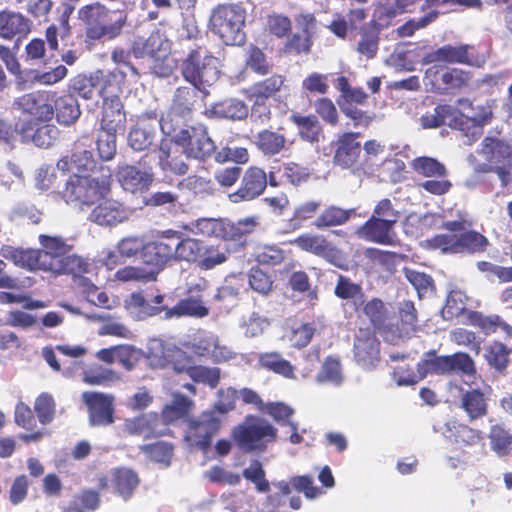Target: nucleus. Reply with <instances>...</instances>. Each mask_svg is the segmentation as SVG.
I'll return each mask as SVG.
<instances>
[{
  "instance_id": "1",
  "label": "nucleus",
  "mask_w": 512,
  "mask_h": 512,
  "mask_svg": "<svg viewBox=\"0 0 512 512\" xmlns=\"http://www.w3.org/2000/svg\"><path fill=\"white\" fill-rule=\"evenodd\" d=\"M477 153L484 159L483 163H476L472 154L468 157L475 171L495 173L502 187L512 183V144L509 141L489 133L482 140Z\"/></svg>"
},
{
  "instance_id": "2",
  "label": "nucleus",
  "mask_w": 512,
  "mask_h": 512,
  "mask_svg": "<svg viewBox=\"0 0 512 512\" xmlns=\"http://www.w3.org/2000/svg\"><path fill=\"white\" fill-rule=\"evenodd\" d=\"M101 170L100 177L77 174L70 177L63 191L66 203L82 208L105 198L111 189V171L108 168Z\"/></svg>"
},
{
  "instance_id": "3",
  "label": "nucleus",
  "mask_w": 512,
  "mask_h": 512,
  "mask_svg": "<svg viewBox=\"0 0 512 512\" xmlns=\"http://www.w3.org/2000/svg\"><path fill=\"white\" fill-rule=\"evenodd\" d=\"M158 248L159 238L147 242L143 236L127 235L117 242L114 251L108 250L103 252L101 262L108 269L112 270L122 262L140 258L144 265L158 267Z\"/></svg>"
},
{
  "instance_id": "4",
  "label": "nucleus",
  "mask_w": 512,
  "mask_h": 512,
  "mask_svg": "<svg viewBox=\"0 0 512 512\" xmlns=\"http://www.w3.org/2000/svg\"><path fill=\"white\" fill-rule=\"evenodd\" d=\"M171 44L160 31L152 32L148 38H139L133 42L132 54L135 58H148L149 68L158 77L172 74L176 62L170 56Z\"/></svg>"
},
{
  "instance_id": "5",
  "label": "nucleus",
  "mask_w": 512,
  "mask_h": 512,
  "mask_svg": "<svg viewBox=\"0 0 512 512\" xmlns=\"http://www.w3.org/2000/svg\"><path fill=\"white\" fill-rule=\"evenodd\" d=\"M80 18L87 24V37L92 40L113 39L120 35L126 24L123 11H111L100 3L87 5L80 9Z\"/></svg>"
},
{
  "instance_id": "6",
  "label": "nucleus",
  "mask_w": 512,
  "mask_h": 512,
  "mask_svg": "<svg viewBox=\"0 0 512 512\" xmlns=\"http://www.w3.org/2000/svg\"><path fill=\"white\" fill-rule=\"evenodd\" d=\"M245 19L246 11L240 4L218 5L210 16V29L226 45H240L245 40Z\"/></svg>"
},
{
  "instance_id": "7",
  "label": "nucleus",
  "mask_w": 512,
  "mask_h": 512,
  "mask_svg": "<svg viewBox=\"0 0 512 512\" xmlns=\"http://www.w3.org/2000/svg\"><path fill=\"white\" fill-rule=\"evenodd\" d=\"M219 61L207 49L198 47L189 52L181 65L184 79L199 91L205 92L219 78Z\"/></svg>"
},
{
  "instance_id": "8",
  "label": "nucleus",
  "mask_w": 512,
  "mask_h": 512,
  "mask_svg": "<svg viewBox=\"0 0 512 512\" xmlns=\"http://www.w3.org/2000/svg\"><path fill=\"white\" fill-rule=\"evenodd\" d=\"M203 250L201 240L183 237L181 232L166 230L159 238L158 267H165L170 260L185 261L197 264Z\"/></svg>"
},
{
  "instance_id": "9",
  "label": "nucleus",
  "mask_w": 512,
  "mask_h": 512,
  "mask_svg": "<svg viewBox=\"0 0 512 512\" xmlns=\"http://www.w3.org/2000/svg\"><path fill=\"white\" fill-rule=\"evenodd\" d=\"M276 436L277 429L265 419L258 417H247L232 431L234 441L246 452L263 451Z\"/></svg>"
},
{
  "instance_id": "10",
  "label": "nucleus",
  "mask_w": 512,
  "mask_h": 512,
  "mask_svg": "<svg viewBox=\"0 0 512 512\" xmlns=\"http://www.w3.org/2000/svg\"><path fill=\"white\" fill-rule=\"evenodd\" d=\"M55 99L56 92L52 91H35L16 98L14 107L23 114H27L23 115L19 122L41 124L50 121L54 116Z\"/></svg>"
},
{
  "instance_id": "11",
  "label": "nucleus",
  "mask_w": 512,
  "mask_h": 512,
  "mask_svg": "<svg viewBox=\"0 0 512 512\" xmlns=\"http://www.w3.org/2000/svg\"><path fill=\"white\" fill-rule=\"evenodd\" d=\"M286 79L283 75L274 74L269 78L254 83L247 89V97L254 101L252 116L258 117L261 123L270 119V110L265 106V101L269 98L276 99L282 91H286Z\"/></svg>"
},
{
  "instance_id": "12",
  "label": "nucleus",
  "mask_w": 512,
  "mask_h": 512,
  "mask_svg": "<svg viewBox=\"0 0 512 512\" xmlns=\"http://www.w3.org/2000/svg\"><path fill=\"white\" fill-rule=\"evenodd\" d=\"M493 118V102L486 101L483 104H468L466 112L454 117L451 125L465 132L470 145L482 133V128L489 124Z\"/></svg>"
},
{
  "instance_id": "13",
  "label": "nucleus",
  "mask_w": 512,
  "mask_h": 512,
  "mask_svg": "<svg viewBox=\"0 0 512 512\" xmlns=\"http://www.w3.org/2000/svg\"><path fill=\"white\" fill-rule=\"evenodd\" d=\"M148 359L150 365L164 368L171 366L177 373H187L192 368V358L182 349L166 345L159 339H153L148 344Z\"/></svg>"
},
{
  "instance_id": "14",
  "label": "nucleus",
  "mask_w": 512,
  "mask_h": 512,
  "mask_svg": "<svg viewBox=\"0 0 512 512\" xmlns=\"http://www.w3.org/2000/svg\"><path fill=\"white\" fill-rule=\"evenodd\" d=\"M184 347L198 357L209 359L215 363L227 362L238 358L230 347L222 344L217 335L203 331L184 343Z\"/></svg>"
},
{
  "instance_id": "15",
  "label": "nucleus",
  "mask_w": 512,
  "mask_h": 512,
  "mask_svg": "<svg viewBox=\"0 0 512 512\" xmlns=\"http://www.w3.org/2000/svg\"><path fill=\"white\" fill-rule=\"evenodd\" d=\"M426 243L428 247L438 249L442 253H463L484 250L487 245V239L475 231H469L460 236L436 235L428 239Z\"/></svg>"
},
{
  "instance_id": "16",
  "label": "nucleus",
  "mask_w": 512,
  "mask_h": 512,
  "mask_svg": "<svg viewBox=\"0 0 512 512\" xmlns=\"http://www.w3.org/2000/svg\"><path fill=\"white\" fill-rule=\"evenodd\" d=\"M176 142L183 147L188 157L194 159L205 160L216 154V145L206 127L201 124L181 130L176 135Z\"/></svg>"
},
{
  "instance_id": "17",
  "label": "nucleus",
  "mask_w": 512,
  "mask_h": 512,
  "mask_svg": "<svg viewBox=\"0 0 512 512\" xmlns=\"http://www.w3.org/2000/svg\"><path fill=\"white\" fill-rule=\"evenodd\" d=\"M221 424V419L216 416L215 411L202 413L197 420L190 423L186 440L202 451L206 452L211 444V438L215 435Z\"/></svg>"
},
{
  "instance_id": "18",
  "label": "nucleus",
  "mask_w": 512,
  "mask_h": 512,
  "mask_svg": "<svg viewBox=\"0 0 512 512\" xmlns=\"http://www.w3.org/2000/svg\"><path fill=\"white\" fill-rule=\"evenodd\" d=\"M101 200L89 216L92 222L104 227H114L130 218L132 211L124 204L114 199Z\"/></svg>"
},
{
  "instance_id": "19",
  "label": "nucleus",
  "mask_w": 512,
  "mask_h": 512,
  "mask_svg": "<svg viewBox=\"0 0 512 512\" xmlns=\"http://www.w3.org/2000/svg\"><path fill=\"white\" fill-rule=\"evenodd\" d=\"M267 186V175L258 167H250L242 177L240 187L228 195L232 203L251 201L260 196Z\"/></svg>"
},
{
  "instance_id": "20",
  "label": "nucleus",
  "mask_w": 512,
  "mask_h": 512,
  "mask_svg": "<svg viewBox=\"0 0 512 512\" xmlns=\"http://www.w3.org/2000/svg\"><path fill=\"white\" fill-rule=\"evenodd\" d=\"M82 400L89 410L92 425H110L113 423L114 397L100 392H84Z\"/></svg>"
},
{
  "instance_id": "21",
  "label": "nucleus",
  "mask_w": 512,
  "mask_h": 512,
  "mask_svg": "<svg viewBox=\"0 0 512 512\" xmlns=\"http://www.w3.org/2000/svg\"><path fill=\"white\" fill-rule=\"evenodd\" d=\"M191 98L190 89L181 87L176 90L170 111L158 122L163 134L170 135L175 131V127L178 125L175 118H185L191 113Z\"/></svg>"
},
{
  "instance_id": "22",
  "label": "nucleus",
  "mask_w": 512,
  "mask_h": 512,
  "mask_svg": "<svg viewBox=\"0 0 512 512\" xmlns=\"http://www.w3.org/2000/svg\"><path fill=\"white\" fill-rule=\"evenodd\" d=\"M32 30V21L20 12L12 10L0 11V38L17 41L26 38Z\"/></svg>"
},
{
  "instance_id": "23",
  "label": "nucleus",
  "mask_w": 512,
  "mask_h": 512,
  "mask_svg": "<svg viewBox=\"0 0 512 512\" xmlns=\"http://www.w3.org/2000/svg\"><path fill=\"white\" fill-rule=\"evenodd\" d=\"M0 255L21 268L28 270H49V264L45 262L47 256L40 254V250L37 249H21L5 245L1 248Z\"/></svg>"
},
{
  "instance_id": "24",
  "label": "nucleus",
  "mask_w": 512,
  "mask_h": 512,
  "mask_svg": "<svg viewBox=\"0 0 512 512\" xmlns=\"http://www.w3.org/2000/svg\"><path fill=\"white\" fill-rule=\"evenodd\" d=\"M359 133H345L338 139L335 162L343 168L364 169L360 162L362 147L356 140Z\"/></svg>"
},
{
  "instance_id": "25",
  "label": "nucleus",
  "mask_w": 512,
  "mask_h": 512,
  "mask_svg": "<svg viewBox=\"0 0 512 512\" xmlns=\"http://www.w3.org/2000/svg\"><path fill=\"white\" fill-rule=\"evenodd\" d=\"M117 178L122 188L131 193L147 190L153 181L150 168L125 164L119 166Z\"/></svg>"
},
{
  "instance_id": "26",
  "label": "nucleus",
  "mask_w": 512,
  "mask_h": 512,
  "mask_svg": "<svg viewBox=\"0 0 512 512\" xmlns=\"http://www.w3.org/2000/svg\"><path fill=\"white\" fill-rule=\"evenodd\" d=\"M379 341L369 331L359 330L354 343V356L357 363L370 369L376 365L379 360Z\"/></svg>"
},
{
  "instance_id": "27",
  "label": "nucleus",
  "mask_w": 512,
  "mask_h": 512,
  "mask_svg": "<svg viewBox=\"0 0 512 512\" xmlns=\"http://www.w3.org/2000/svg\"><path fill=\"white\" fill-rule=\"evenodd\" d=\"M16 131L22 136L24 142L32 141L36 146L47 148L57 139L59 130L51 124H32L31 122H18Z\"/></svg>"
},
{
  "instance_id": "28",
  "label": "nucleus",
  "mask_w": 512,
  "mask_h": 512,
  "mask_svg": "<svg viewBox=\"0 0 512 512\" xmlns=\"http://www.w3.org/2000/svg\"><path fill=\"white\" fill-rule=\"evenodd\" d=\"M163 300L160 294L149 301L141 292H134L125 300V308L134 320L141 321L160 313L164 309Z\"/></svg>"
},
{
  "instance_id": "29",
  "label": "nucleus",
  "mask_w": 512,
  "mask_h": 512,
  "mask_svg": "<svg viewBox=\"0 0 512 512\" xmlns=\"http://www.w3.org/2000/svg\"><path fill=\"white\" fill-rule=\"evenodd\" d=\"M471 49L473 48L468 45H445L426 53L422 58V64L427 65L436 62H446L473 65L474 61L469 53Z\"/></svg>"
},
{
  "instance_id": "30",
  "label": "nucleus",
  "mask_w": 512,
  "mask_h": 512,
  "mask_svg": "<svg viewBox=\"0 0 512 512\" xmlns=\"http://www.w3.org/2000/svg\"><path fill=\"white\" fill-rule=\"evenodd\" d=\"M101 114V130L118 132L124 130L126 113L120 97L105 98Z\"/></svg>"
},
{
  "instance_id": "31",
  "label": "nucleus",
  "mask_w": 512,
  "mask_h": 512,
  "mask_svg": "<svg viewBox=\"0 0 512 512\" xmlns=\"http://www.w3.org/2000/svg\"><path fill=\"white\" fill-rule=\"evenodd\" d=\"M428 374H449L447 356H437L433 352L426 353L417 364V372L411 378H400L399 383H418Z\"/></svg>"
},
{
  "instance_id": "32",
  "label": "nucleus",
  "mask_w": 512,
  "mask_h": 512,
  "mask_svg": "<svg viewBox=\"0 0 512 512\" xmlns=\"http://www.w3.org/2000/svg\"><path fill=\"white\" fill-rule=\"evenodd\" d=\"M393 226L391 221H383L378 217H371L358 228L356 233L361 239L388 245L393 242Z\"/></svg>"
},
{
  "instance_id": "33",
  "label": "nucleus",
  "mask_w": 512,
  "mask_h": 512,
  "mask_svg": "<svg viewBox=\"0 0 512 512\" xmlns=\"http://www.w3.org/2000/svg\"><path fill=\"white\" fill-rule=\"evenodd\" d=\"M294 243L302 250L311 252L326 259H333L338 250L323 236L316 234H303L295 239Z\"/></svg>"
},
{
  "instance_id": "34",
  "label": "nucleus",
  "mask_w": 512,
  "mask_h": 512,
  "mask_svg": "<svg viewBox=\"0 0 512 512\" xmlns=\"http://www.w3.org/2000/svg\"><path fill=\"white\" fill-rule=\"evenodd\" d=\"M209 314L208 307L205 306L201 296L190 295L181 299L174 307L166 309L165 317H195L204 318Z\"/></svg>"
},
{
  "instance_id": "35",
  "label": "nucleus",
  "mask_w": 512,
  "mask_h": 512,
  "mask_svg": "<svg viewBox=\"0 0 512 512\" xmlns=\"http://www.w3.org/2000/svg\"><path fill=\"white\" fill-rule=\"evenodd\" d=\"M55 100L53 110L58 123L65 126L74 124L81 115L77 99L70 94L59 96L56 93Z\"/></svg>"
},
{
  "instance_id": "36",
  "label": "nucleus",
  "mask_w": 512,
  "mask_h": 512,
  "mask_svg": "<svg viewBox=\"0 0 512 512\" xmlns=\"http://www.w3.org/2000/svg\"><path fill=\"white\" fill-rule=\"evenodd\" d=\"M161 270H163V267L154 265H128L116 271L115 279L121 282L147 283L155 281Z\"/></svg>"
},
{
  "instance_id": "37",
  "label": "nucleus",
  "mask_w": 512,
  "mask_h": 512,
  "mask_svg": "<svg viewBox=\"0 0 512 512\" xmlns=\"http://www.w3.org/2000/svg\"><path fill=\"white\" fill-rule=\"evenodd\" d=\"M442 434L450 441L465 446L477 445L483 439L480 431L456 422L447 423Z\"/></svg>"
},
{
  "instance_id": "38",
  "label": "nucleus",
  "mask_w": 512,
  "mask_h": 512,
  "mask_svg": "<svg viewBox=\"0 0 512 512\" xmlns=\"http://www.w3.org/2000/svg\"><path fill=\"white\" fill-rule=\"evenodd\" d=\"M184 229L194 235L226 239V221L214 218H200L184 226Z\"/></svg>"
},
{
  "instance_id": "39",
  "label": "nucleus",
  "mask_w": 512,
  "mask_h": 512,
  "mask_svg": "<svg viewBox=\"0 0 512 512\" xmlns=\"http://www.w3.org/2000/svg\"><path fill=\"white\" fill-rule=\"evenodd\" d=\"M95 168V160L91 151L81 150L73 153L69 157L61 158L57 163V169L63 172L85 173L93 171Z\"/></svg>"
},
{
  "instance_id": "40",
  "label": "nucleus",
  "mask_w": 512,
  "mask_h": 512,
  "mask_svg": "<svg viewBox=\"0 0 512 512\" xmlns=\"http://www.w3.org/2000/svg\"><path fill=\"white\" fill-rule=\"evenodd\" d=\"M248 106L241 100L231 98L215 103L208 113L215 117L242 120L248 115Z\"/></svg>"
},
{
  "instance_id": "41",
  "label": "nucleus",
  "mask_w": 512,
  "mask_h": 512,
  "mask_svg": "<svg viewBox=\"0 0 512 512\" xmlns=\"http://www.w3.org/2000/svg\"><path fill=\"white\" fill-rule=\"evenodd\" d=\"M111 481L115 492L124 500L129 499L139 485L138 475L128 468L115 469Z\"/></svg>"
},
{
  "instance_id": "42",
  "label": "nucleus",
  "mask_w": 512,
  "mask_h": 512,
  "mask_svg": "<svg viewBox=\"0 0 512 512\" xmlns=\"http://www.w3.org/2000/svg\"><path fill=\"white\" fill-rule=\"evenodd\" d=\"M229 255L230 251L225 245H205L203 243V250L196 265L201 270H212L225 263Z\"/></svg>"
},
{
  "instance_id": "43",
  "label": "nucleus",
  "mask_w": 512,
  "mask_h": 512,
  "mask_svg": "<svg viewBox=\"0 0 512 512\" xmlns=\"http://www.w3.org/2000/svg\"><path fill=\"white\" fill-rule=\"evenodd\" d=\"M39 242L43 248L40 250V254H45L47 258L45 262L47 264L60 260L63 256L68 254L71 247L67 242L59 236L40 235Z\"/></svg>"
},
{
  "instance_id": "44",
  "label": "nucleus",
  "mask_w": 512,
  "mask_h": 512,
  "mask_svg": "<svg viewBox=\"0 0 512 512\" xmlns=\"http://www.w3.org/2000/svg\"><path fill=\"white\" fill-rule=\"evenodd\" d=\"M315 381L318 384L340 386L344 381V374L339 359L333 356L327 357L317 373Z\"/></svg>"
},
{
  "instance_id": "45",
  "label": "nucleus",
  "mask_w": 512,
  "mask_h": 512,
  "mask_svg": "<svg viewBox=\"0 0 512 512\" xmlns=\"http://www.w3.org/2000/svg\"><path fill=\"white\" fill-rule=\"evenodd\" d=\"M89 264L76 255L66 254L60 260H56L54 264L49 263L48 272L54 274H71L73 279L76 275L88 272Z\"/></svg>"
},
{
  "instance_id": "46",
  "label": "nucleus",
  "mask_w": 512,
  "mask_h": 512,
  "mask_svg": "<svg viewBox=\"0 0 512 512\" xmlns=\"http://www.w3.org/2000/svg\"><path fill=\"white\" fill-rule=\"evenodd\" d=\"M470 323L479 327L484 333L490 334L502 330L508 337L512 338V326L503 321L498 315L485 316L479 312H471Z\"/></svg>"
},
{
  "instance_id": "47",
  "label": "nucleus",
  "mask_w": 512,
  "mask_h": 512,
  "mask_svg": "<svg viewBox=\"0 0 512 512\" xmlns=\"http://www.w3.org/2000/svg\"><path fill=\"white\" fill-rule=\"evenodd\" d=\"M155 137V129L147 124L145 120H141L134 126L128 135V143L132 149L142 151L148 148Z\"/></svg>"
},
{
  "instance_id": "48",
  "label": "nucleus",
  "mask_w": 512,
  "mask_h": 512,
  "mask_svg": "<svg viewBox=\"0 0 512 512\" xmlns=\"http://www.w3.org/2000/svg\"><path fill=\"white\" fill-rule=\"evenodd\" d=\"M255 143L265 155H276L284 149L286 138L279 132L263 130L257 134Z\"/></svg>"
},
{
  "instance_id": "49",
  "label": "nucleus",
  "mask_w": 512,
  "mask_h": 512,
  "mask_svg": "<svg viewBox=\"0 0 512 512\" xmlns=\"http://www.w3.org/2000/svg\"><path fill=\"white\" fill-rule=\"evenodd\" d=\"M461 407L465 410L470 420L484 416L487 411L484 395L478 389H472L462 395Z\"/></svg>"
},
{
  "instance_id": "50",
  "label": "nucleus",
  "mask_w": 512,
  "mask_h": 512,
  "mask_svg": "<svg viewBox=\"0 0 512 512\" xmlns=\"http://www.w3.org/2000/svg\"><path fill=\"white\" fill-rule=\"evenodd\" d=\"M171 143L163 140L159 149V166L162 171L170 172L175 175H184L188 172L187 164L177 157H172L170 152Z\"/></svg>"
},
{
  "instance_id": "51",
  "label": "nucleus",
  "mask_w": 512,
  "mask_h": 512,
  "mask_svg": "<svg viewBox=\"0 0 512 512\" xmlns=\"http://www.w3.org/2000/svg\"><path fill=\"white\" fill-rule=\"evenodd\" d=\"M354 213V209L344 210L336 206H330L322 211L315 219L313 225L318 229L342 225L346 223Z\"/></svg>"
},
{
  "instance_id": "52",
  "label": "nucleus",
  "mask_w": 512,
  "mask_h": 512,
  "mask_svg": "<svg viewBox=\"0 0 512 512\" xmlns=\"http://www.w3.org/2000/svg\"><path fill=\"white\" fill-rule=\"evenodd\" d=\"M259 363L262 367L273 371L286 378H294L293 365L282 358L278 353H265L259 356Z\"/></svg>"
},
{
  "instance_id": "53",
  "label": "nucleus",
  "mask_w": 512,
  "mask_h": 512,
  "mask_svg": "<svg viewBox=\"0 0 512 512\" xmlns=\"http://www.w3.org/2000/svg\"><path fill=\"white\" fill-rule=\"evenodd\" d=\"M126 77L127 72L121 69H115L103 76L102 86L99 91L102 99L120 97L122 84Z\"/></svg>"
},
{
  "instance_id": "54",
  "label": "nucleus",
  "mask_w": 512,
  "mask_h": 512,
  "mask_svg": "<svg viewBox=\"0 0 512 512\" xmlns=\"http://www.w3.org/2000/svg\"><path fill=\"white\" fill-rule=\"evenodd\" d=\"M120 380V375L112 369L95 366L83 373V382L89 385L110 386Z\"/></svg>"
},
{
  "instance_id": "55",
  "label": "nucleus",
  "mask_w": 512,
  "mask_h": 512,
  "mask_svg": "<svg viewBox=\"0 0 512 512\" xmlns=\"http://www.w3.org/2000/svg\"><path fill=\"white\" fill-rule=\"evenodd\" d=\"M489 439L491 449L498 456L507 455L511 450L512 435L503 425H493L490 429Z\"/></svg>"
},
{
  "instance_id": "56",
  "label": "nucleus",
  "mask_w": 512,
  "mask_h": 512,
  "mask_svg": "<svg viewBox=\"0 0 512 512\" xmlns=\"http://www.w3.org/2000/svg\"><path fill=\"white\" fill-rule=\"evenodd\" d=\"M411 166L417 174L424 177H446L447 175L445 166L435 158L425 156L418 157L412 161Z\"/></svg>"
},
{
  "instance_id": "57",
  "label": "nucleus",
  "mask_w": 512,
  "mask_h": 512,
  "mask_svg": "<svg viewBox=\"0 0 512 512\" xmlns=\"http://www.w3.org/2000/svg\"><path fill=\"white\" fill-rule=\"evenodd\" d=\"M291 120L298 127L299 134L303 139L309 142L318 141L321 127L315 116L293 114Z\"/></svg>"
},
{
  "instance_id": "58",
  "label": "nucleus",
  "mask_w": 512,
  "mask_h": 512,
  "mask_svg": "<svg viewBox=\"0 0 512 512\" xmlns=\"http://www.w3.org/2000/svg\"><path fill=\"white\" fill-rule=\"evenodd\" d=\"M403 9L399 8L396 3H381L374 9L372 24L376 30L387 27L393 18Z\"/></svg>"
},
{
  "instance_id": "59",
  "label": "nucleus",
  "mask_w": 512,
  "mask_h": 512,
  "mask_svg": "<svg viewBox=\"0 0 512 512\" xmlns=\"http://www.w3.org/2000/svg\"><path fill=\"white\" fill-rule=\"evenodd\" d=\"M335 293L340 298L352 300L356 309L364 304V295L360 286L352 283L349 279L340 277Z\"/></svg>"
},
{
  "instance_id": "60",
  "label": "nucleus",
  "mask_w": 512,
  "mask_h": 512,
  "mask_svg": "<svg viewBox=\"0 0 512 512\" xmlns=\"http://www.w3.org/2000/svg\"><path fill=\"white\" fill-rule=\"evenodd\" d=\"M258 225L257 217H247L237 222L226 221V239L235 240L252 233Z\"/></svg>"
},
{
  "instance_id": "61",
  "label": "nucleus",
  "mask_w": 512,
  "mask_h": 512,
  "mask_svg": "<svg viewBox=\"0 0 512 512\" xmlns=\"http://www.w3.org/2000/svg\"><path fill=\"white\" fill-rule=\"evenodd\" d=\"M439 16V12L432 10L420 18H413L397 28V34L399 37H410L417 30L427 27L429 24L434 22Z\"/></svg>"
},
{
  "instance_id": "62",
  "label": "nucleus",
  "mask_w": 512,
  "mask_h": 512,
  "mask_svg": "<svg viewBox=\"0 0 512 512\" xmlns=\"http://www.w3.org/2000/svg\"><path fill=\"white\" fill-rule=\"evenodd\" d=\"M192 402L181 394H175L171 404L166 405L162 415L166 422H172L183 417L189 410Z\"/></svg>"
},
{
  "instance_id": "63",
  "label": "nucleus",
  "mask_w": 512,
  "mask_h": 512,
  "mask_svg": "<svg viewBox=\"0 0 512 512\" xmlns=\"http://www.w3.org/2000/svg\"><path fill=\"white\" fill-rule=\"evenodd\" d=\"M188 376L195 382H200L215 388L220 381V369L217 367L192 366Z\"/></svg>"
},
{
  "instance_id": "64",
  "label": "nucleus",
  "mask_w": 512,
  "mask_h": 512,
  "mask_svg": "<svg viewBox=\"0 0 512 512\" xmlns=\"http://www.w3.org/2000/svg\"><path fill=\"white\" fill-rule=\"evenodd\" d=\"M510 350L501 342H493L489 345L486 352V360L489 365L497 370H502L508 363Z\"/></svg>"
}]
</instances>
